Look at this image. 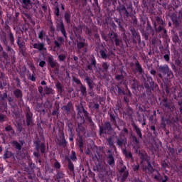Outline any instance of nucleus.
<instances>
[{"label": "nucleus", "mask_w": 182, "mask_h": 182, "mask_svg": "<svg viewBox=\"0 0 182 182\" xmlns=\"http://www.w3.org/2000/svg\"><path fill=\"white\" fill-rule=\"evenodd\" d=\"M75 60H77V57L74 58Z\"/></svg>", "instance_id": "nucleus-35"}, {"label": "nucleus", "mask_w": 182, "mask_h": 182, "mask_svg": "<svg viewBox=\"0 0 182 182\" xmlns=\"http://www.w3.org/2000/svg\"><path fill=\"white\" fill-rule=\"evenodd\" d=\"M45 65H46V63H45V61H41L39 63V66H41V68H43Z\"/></svg>", "instance_id": "nucleus-12"}, {"label": "nucleus", "mask_w": 182, "mask_h": 182, "mask_svg": "<svg viewBox=\"0 0 182 182\" xmlns=\"http://www.w3.org/2000/svg\"><path fill=\"white\" fill-rule=\"evenodd\" d=\"M105 129H107V130H110V124L109 123L105 124Z\"/></svg>", "instance_id": "nucleus-17"}, {"label": "nucleus", "mask_w": 182, "mask_h": 182, "mask_svg": "<svg viewBox=\"0 0 182 182\" xmlns=\"http://www.w3.org/2000/svg\"><path fill=\"white\" fill-rule=\"evenodd\" d=\"M54 166L55 168H60V164L58 162H55Z\"/></svg>", "instance_id": "nucleus-13"}, {"label": "nucleus", "mask_w": 182, "mask_h": 182, "mask_svg": "<svg viewBox=\"0 0 182 182\" xmlns=\"http://www.w3.org/2000/svg\"><path fill=\"white\" fill-rule=\"evenodd\" d=\"M43 46V43H36L33 45V48L35 49H38V50H43V49H45Z\"/></svg>", "instance_id": "nucleus-1"}, {"label": "nucleus", "mask_w": 182, "mask_h": 182, "mask_svg": "<svg viewBox=\"0 0 182 182\" xmlns=\"http://www.w3.org/2000/svg\"><path fill=\"white\" fill-rule=\"evenodd\" d=\"M45 151V145H43L41 146V153H43Z\"/></svg>", "instance_id": "nucleus-22"}, {"label": "nucleus", "mask_w": 182, "mask_h": 182, "mask_svg": "<svg viewBox=\"0 0 182 182\" xmlns=\"http://www.w3.org/2000/svg\"><path fill=\"white\" fill-rule=\"evenodd\" d=\"M62 9H65V8L63 7V6H62Z\"/></svg>", "instance_id": "nucleus-38"}, {"label": "nucleus", "mask_w": 182, "mask_h": 182, "mask_svg": "<svg viewBox=\"0 0 182 182\" xmlns=\"http://www.w3.org/2000/svg\"><path fill=\"white\" fill-rule=\"evenodd\" d=\"M72 160H75L76 159V156H73V158H71Z\"/></svg>", "instance_id": "nucleus-32"}, {"label": "nucleus", "mask_w": 182, "mask_h": 182, "mask_svg": "<svg viewBox=\"0 0 182 182\" xmlns=\"http://www.w3.org/2000/svg\"><path fill=\"white\" fill-rule=\"evenodd\" d=\"M48 62L52 68H55V66H56V63L53 61L52 57H49Z\"/></svg>", "instance_id": "nucleus-2"}, {"label": "nucleus", "mask_w": 182, "mask_h": 182, "mask_svg": "<svg viewBox=\"0 0 182 182\" xmlns=\"http://www.w3.org/2000/svg\"><path fill=\"white\" fill-rule=\"evenodd\" d=\"M135 130L136 132V134L139 136L141 137V132H140V129L137 128V127H135Z\"/></svg>", "instance_id": "nucleus-8"}, {"label": "nucleus", "mask_w": 182, "mask_h": 182, "mask_svg": "<svg viewBox=\"0 0 182 182\" xmlns=\"http://www.w3.org/2000/svg\"><path fill=\"white\" fill-rule=\"evenodd\" d=\"M5 117L4 115H0V122H4Z\"/></svg>", "instance_id": "nucleus-19"}, {"label": "nucleus", "mask_w": 182, "mask_h": 182, "mask_svg": "<svg viewBox=\"0 0 182 182\" xmlns=\"http://www.w3.org/2000/svg\"><path fill=\"white\" fill-rule=\"evenodd\" d=\"M12 129V127H11V126H9V127H6V130L7 131V132H9V130H11Z\"/></svg>", "instance_id": "nucleus-20"}, {"label": "nucleus", "mask_w": 182, "mask_h": 182, "mask_svg": "<svg viewBox=\"0 0 182 182\" xmlns=\"http://www.w3.org/2000/svg\"><path fill=\"white\" fill-rule=\"evenodd\" d=\"M164 58L165 60H168V59H169L168 55H165L164 56Z\"/></svg>", "instance_id": "nucleus-21"}, {"label": "nucleus", "mask_w": 182, "mask_h": 182, "mask_svg": "<svg viewBox=\"0 0 182 182\" xmlns=\"http://www.w3.org/2000/svg\"><path fill=\"white\" fill-rule=\"evenodd\" d=\"M41 85H46V82H45V81H42Z\"/></svg>", "instance_id": "nucleus-31"}, {"label": "nucleus", "mask_w": 182, "mask_h": 182, "mask_svg": "<svg viewBox=\"0 0 182 182\" xmlns=\"http://www.w3.org/2000/svg\"><path fill=\"white\" fill-rule=\"evenodd\" d=\"M151 75H156V71L155 70H151Z\"/></svg>", "instance_id": "nucleus-29"}, {"label": "nucleus", "mask_w": 182, "mask_h": 182, "mask_svg": "<svg viewBox=\"0 0 182 182\" xmlns=\"http://www.w3.org/2000/svg\"><path fill=\"white\" fill-rule=\"evenodd\" d=\"M68 167H69L70 170H71V171L73 170V164H68Z\"/></svg>", "instance_id": "nucleus-18"}, {"label": "nucleus", "mask_w": 182, "mask_h": 182, "mask_svg": "<svg viewBox=\"0 0 182 182\" xmlns=\"http://www.w3.org/2000/svg\"><path fill=\"white\" fill-rule=\"evenodd\" d=\"M39 39H42L43 38V32L41 31L38 34Z\"/></svg>", "instance_id": "nucleus-15"}, {"label": "nucleus", "mask_w": 182, "mask_h": 182, "mask_svg": "<svg viewBox=\"0 0 182 182\" xmlns=\"http://www.w3.org/2000/svg\"><path fill=\"white\" fill-rule=\"evenodd\" d=\"M165 69H166V70H167L168 69V67H165Z\"/></svg>", "instance_id": "nucleus-36"}, {"label": "nucleus", "mask_w": 182, "mask_h": 182, "mask_svg": "<svg viewBox=\"0 0 182 182\" xmlns=\"http://www.w3.org/2000/svg\"><path fill=\"white\" fill-rule=\"evenodd\" d=\"M14 95H15V96H16V97H22V92L19 90H16L14 92Z\"/></svg>", "instance_id": "nucleus-3"}, {"label": "nucleus", "mask_w": 182, "mask_h": 182, "mask_svg": "<svg viewBox=\"0 0 182 182\" xmlns=\"http://www.w3.org/2000/svg\"><path fill=\"white\" fill-rule=\"evenodd\" d=\"M27 124H28V125L31 124V119L30 118H27Z\"/></svg>", "instance_id": "nucleus-25"}, {"label": "nucleus", "mask_w": 182, "mask_h": 182, "mask_svg": "<svg viewBox=\"0 0 182 182\" xmlns=\"http://www.w3.org/2000/svg\"><path fill=\"white\" fill-rule=\"evenodd\" d=\"M56 15L57 16H59V9H57Z\"/></svg>", "instance_id": "nucleus-28"}, {"label": "nucleus", "mask_w": 182, "mask_h": 182, "mask_svg": "<svg viewBox=\"0 0 182 182\" xmlns=\"http://www.w3.org/2000/svg\"><path fill=\"white\" fill-rule=\"evenodd\" d=\"M65 55H60L59 56H58V58H59V60H65Z\"/></svg>", "instance_id": "nucleus-14"}, {"label": "nucleus", "mask_w": 182, "mask_h": 182, "mask_svg": "<svg viewBox=\"0 0 182 182\" xmlns=\"http://www.w3.org/2000/svg\"><path fill=\"white\" fill-rule=\"evenodd\" d=\"M11 156H12V154L8 151H6L4 154L5 159H9V157H11Z\"/></svg>", "instance_id": "nucleus-6"}, {"label": "nucleus", "mask_w": 182, "mask_h": 182, "mask_svg": "<svg viewBox=\"0 0 182 182\" xmlns=\"http://www.w3.org/2000/svg\"><path fill=\"white\" fill-rule=\"evenodd\" d=\"M135 170H139V166H136Z\"/></svg>", "instance_id": "nucleus-34"}, {"label": "nucleus", "mask_w": 182, "mask_h": 182, "mask_svg": "<svg viewBox=\"0 0 182 182\" xmlns=\"http://www.w3.org/2000/svg\"><path fill=\"white\" fill-rule=\"evenodd\" d=\"M14 145L15 146V147H16V149H18V150H21L22 145L19 143H18L17 141H14Z\"/></svg>", "instance_id": "nucleus-4"}, {"label": "nucleus", "mask_w": 182, "mask_h": 182, "mask_svg": "<svg viewBox=\"0 0 182 182\" xmlns=\"http://www.w3.org/2000/svg\"><path fill=\"white\" fill-rule=\"evenodd\" d=\"M0 153H2V148L0 147Z\"/></svg>", "instance_id": "nucleus-33"}, {"label": "nucleus", "mask_w": 182, "mask_h": 182, "mask_svg": "<svg viewBox=\"0 0 182 182\" xmlns=\"http://www.w3.org/2000/svg\"><path fill=\"white\" fill-rule=\"evenodd\" d=\"M70 140L72 141V140H73V139H72V138H70Z\"/></svg>", "instance_id": "nucleus-37"}, {"label": "nucleus", "mask_w": 182, "mask_h": 182, "mask_svg": "<svg viewBox=\"0 0 182 182\" xmlns=\"http://www.w3.org/2000/svg\"><path fill=\"white\" fill-rule=\"evenodd\" d=\"M61 26H62V28H61V33H63V35L64 36H66V31H65V28H63V24H61Z\"/></svg>", "instance_id": "nucleus-9"}, {"label": "nucleus", "mask_w": 182, "mask_h": 182, "mask_svg": "<svg viewBox=\"0 0 182 182\" xmlns=\"http://www.w3.org/2000/svg\"><path fill=\"white\" fill-rule=\"evenodd\" d=\"M100 55H101L102 58H106V52L101 50Z\"/></svg>", "instance_id": "nucleus-11"}, {"label": "nucleus", "mask_w": 182, "mask_h": 182, "mask_svg": "<svg viewBox=\"0 0 182 182\" xmlns=\"http://www.w3.org/2000/svg\"><path fill=\"white\" fill-rule=\"evenodd\" d=\"M116 77H117V79H123L122 75H117Z\"/></svg>", "instance_id": "nucleus-24"}, {"label": "nucleus", "mask_w": 182, "mask_h": 182, "mask_svg": "<svg viewBox=\"0 0 182 182\" xmlns=\"http://www.w3.org/2000/svg\"><path fill=\"white\" fill-rule=\"evenodd\" d=\"M55 46H57V48H59V43L58 42H55Z\"/></svg>", "instance_id": "nucleus-30"}, {"label": "nucleus", "mask_w": 182, "mask_h": 182, "mask_svg": "<svg viewBox=\"0 0 182 182\" xmlns=\"http://www.w3.org/2000/svg\"><path fill=\"white\" fill-rule=\"evenodd\" d=\"M23 4H29L30 1L29 0H23Z\"/></svg>", "instance_id": "nucleus-23"}, {"label": "nucleus", "mask_w": 182, "mask_h": 182, "mask_svg": "<svg viewBox=\"0 0 182 182\" xmlns=\"http://www.w3.org/2000/svg\"><path fill=\"white\" fill-rule=\"evenodd\" d=\"M136 69L138 72H139L140 73H141L142 70H141V67L140 66V65L136 64Z\"/></svg>", "instance_id": "nucleus-7"}, {"label": "nucleus", "mask_w": 182, "mask_h": 182, "mask_svg": "<svg viewBox=\"0 0 182 182\" xmlns=\"http://www.w3.org/2000/svg\"><path fill=\"white\" fill-rule=\"evenodd\" d=\"M127 156L132 158V153H128V154H127Z\"/></svg>", "instance_id": "nucleus-27"}, {"label": "nucleus", "mask_w": 182, "mask_h": 182, "mask_svg": "<svg viewBox=\"0 0 182 182\" xmlns=\"http://www.w3.org/2000/svg\"><path fill=\"white\" fill-rule=\"evenodd\" d=\"M65 18L67 22H70V16H69V14H65Z\"/></svg>", "instance_id": "nucleus-10"}, {"label": "nucleus", "mask_w": 182, "mask_h": 182, "mask_svg": "<svg viewBox=\"0 0 182 182\" xmlns=\"http://www.w3.org/2000/svg\"><path fill=\"white\" fill-rule=\"evenodd\" d=\"M85 46V43H77V47L78 48H83Z\"/></svg>", "instance_id": "nucleus-16"}, {"label": "nucleus", "mask_w": 182, "mask_h": 182, "mask_svg": "<svg viewBox=\"0 0 182 182\" xmlns=\"http://www.w3.org/2000/svg\"><path fill=\"white\" fill-rule=\"evenodd\" d=\"M31 80H32L33 82H35V80H36L35 77L32 76V77H31Z\"/></svg>", "instance_id": "nucleus-26"}, {"label": "nucleus", "mask_w": 182, "mask_h": 182, "mask_svg": "<svg viewBox=\"0 0 182 182\" xmlns=\"http://www.w3.org/2000/svg\"><path fill=\"white\" fill-rule=\"evenodd\" d=\"M108 163L110 166H112V164H114V159L113 158V156H109L108 158Z\"/></svg>", "instance_id": "nucleus-5"}]
</instances>
